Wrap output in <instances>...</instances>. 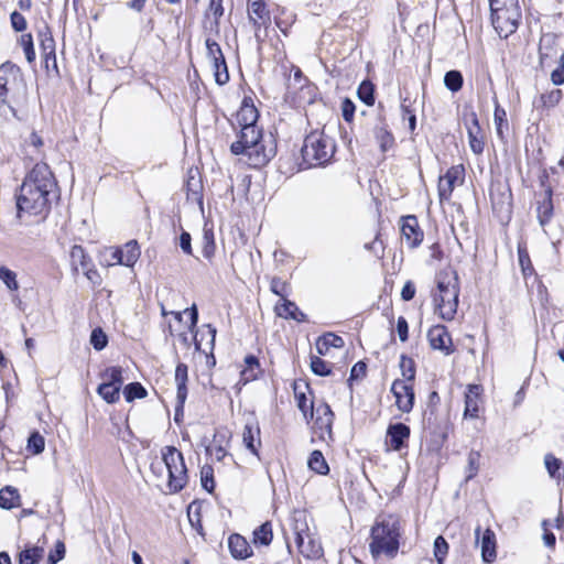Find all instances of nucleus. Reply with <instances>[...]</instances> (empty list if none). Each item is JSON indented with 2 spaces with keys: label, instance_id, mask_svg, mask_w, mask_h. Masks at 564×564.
<instances>
[{
  "label": "nucleus",
  "instance_id": "1",
  "mask_svg": "<svg viewBox=\"0 0 564 564\" xmlns=\"http://www.w3.org/2000/svg\"><path fill=\"white\" fill-rule=\"evenodd\" d=\"M230 152L243 156L250 167L267 165L276 154V142L272 134L264 135L260 128L239 129L237 139L230 144Z\"/></svg>",
  "mask_w": 564,
  "mask_h": 564
},
{
  "label": "nucleus",
  "instance_id": "2",
  "mask_svg": "<svg viewBox=\"0 0 564 564\" xmlns=\"http://www.w3.org/2000/svg\"><path fill=\"white\" fill-rule=\"evenodd\" d=\"M400 522L392 514L378 519L371 529L370 552L373 557H394L399 550Z\"/></svg>",
  "mask_w": 564,
  "mask_h": 564
},
{
  "label": "nucleus",
  "instance_id": "3",
  "mask_svg": "<svg viewBox=\"0 0 564 564\" xmlns=\"http://www.w3.org/2000/svg\"><path fill=\"white\" fill-rule=\"evenodd\" d=\"M26 86L19 66L11 62L0 65V105L7 106L13 117L17 116L14 105L25 100Z\"/></svg>",
  "mask_w": 564,
  "mask_h": 564
},
{
  "label": "nucleus",
  "instance_id": "4",
  "mask_svg": "<svg viewBox=\"0 0 564 564\" xmlns=\"http://www.w3.org/2000/svg\"><path fill=\"white\" fill-rule=\"evenodd\" d=\"M436 292L434 303L440 316L445 321L455 317L458 307L459 282L457 272L454 270L441 271L436 275Z\"/></svg>",
  "mask_w": 564,
  "mask_h": 564
},
{
  "label": "nucleus",
  "instance_id": "5",
  "mask_svg": "<svg viewBox=\"0 0 564 564\" xmlns=\"http://www.w3.org/2000/svg\"><path fill=\"white\" fill-rule=\"evenodd\" d=\"M335 151L333 138L317 130L305 137L301 149L303 162L307 167L324 166L330 162Z\"/></svg>",
  "mask_w": 564,
  "mask_h": 564
},
{
  "label": "nucleus",
  "instance_id": "6",
  "mask_svg": "<svg viewBox=\"0 0 564 564\" xmlns=\"http://www.w3.org/2000/svg\"><path fill=\"white\" fill-rule=\"evenodd\" d=\"M56 188H43L40 185L22 183L17 196L18 212H50L58 203Z\"/></svg>",
  "mask_w": 564,
  "mask_h": 564
},
{
  "label": "nucleus",
  "instance_id": "7",
  "mask_svg": "<svg viewBox=\"0 0 564 564\" xmlns=\"http://www.w3.org/2000/svg\"><path fill=\"white\" fill-rule=\"evenodd\" d=\"M292 530L295 535V543L299 552L306 558H319L323 555V547L318 539L311 532L306 514L295 512Z\"/></svg>",
  "mask_w": 564,
  "mask_h": 564
},
{
  "label": "nucleus",
  "instance_id": "8",
  "mask_svg": "<svg viewBox=\"0 0 564 564\" xmlns=\"http://www.w3.org/2000/svg\"><path fill=\"white\" fill-rule=\"evenodd\" d=\"M162 460L169 471L167 487L170 491H181L187 481V469L183 454L174 446H165L162 449Z\"/></svg>",
  "mask_w": 564,
  "mask_h": 564
},
{
  "label": "nucleus",
  "instance_id": "9",
  "mask_svg": "<svg viewBox=\"0 0 564 564\" xmlns=\"http://www.w3.org/2000/svg\"><path fill=\"white\" fill-rule=\"evenodd\" d=\"M521 9H511L491 12V23L500 37L507 39L519 26Z\"/></svg>",
  "mask_w": 564,
  "mask_h": 564
},
{
  "label": "nucleus",
  "instance_id": "10",
  "mask_svg": "<svg viewBox=\"0 0 564 564\" xmlns=\"http://www.w3.org/2000/svg\"><path fill=\"white\" fill-rule=\"evenodd\" d=\"M465 170L463 165L449 167L444 175L438 178L437 191L441 204L448 200L455 186L464 182Z\"/></svg>",
  "mask_w": 564,
  "mask_h": 564
},
{
  "label": "nucleus",
  "instance_id": "11",
  "mask_svg": "<svg viewBox=\"0 0 564 564\" xmlns=\"http://www.w3.org/2000/svg\"><path fill=\"white\" fill-rule=\"evenodd\" d=\"M185 189L186 208L189 212H204L203 184L197 171H189Z\"/></svg>",
  "mask_w": 564,
  "mask_h": 564
},
{
  "label": "nucleus",
  "instance_id": "12",
  "mask_svg": "<svg viewBox=\"0 0 564 564\" xmlns=\"http://www.w3.org/2000/svg\"><path fill=\"white\" fill-rule=\"evenodd\" d=\"M391 392L395 398V405L401 412L409 413L412 411L415 399L412 383L395 379L392 382Z\"/></svg>",
  "mask_w": 564,
  "mask_h": 564
},
{
  "label": "nucleus",
  "instance_id": "13",
  "mask_svg": "<svg viewBox=\"0 0 564 564\" xmlns=\"http://www.w3.org/2000/svg\"><path fill=\"white\" fill-rule=\"evenodd\" d=\"M187 379L188 368L185 364L180 362L175 368V383H176V405L174 413V421L180 422L184 413V403L187 398Z\"/></svg>",
  "mask_w": 564,
  "mask_h": 564
},
{
  "label": "nucleus",
  "instance_id": "14",
  "mask_svg": "<svg viewBox=\"0 0 564 564\" xmlns=\"http://www.w3.org/2000/svg\"><path fill=\"white\" fill-rule=\"evenodd\" d=\"M401 235L410 248H416L423 240L424 234L413 214L402 216L400 219Z\"/></svg>",
  "mask_w": 564,
  "mask_h": 564
},
{
  "label": "nucleus",
  "instance_id": "15",
  "mask_svg": "<svg viewBox=\"0 0 564 564\" xmlns=\"http://www.w3.org/2000/svg\"><path fill=\"white\" fill-rule=\"evenodd\" d=\"M23 183L40 185L43 188H56V182L50 166L44 162L36 163L25 176Z\"/></svg>",
  "mask_w": 564,
  "mask_h": 564
},
{
  "label": "nucleus",
  "instance_id": "16",
  "mask_svg": "<svg viewBox=\"0 0 564 564\" xmlns=\"http://www.w3.org/2000/svg\"><path fill=\"white\" fill-rule=\"evenodd\" d=\"M466 129H467V135H468V143L470 147V150L479 155L484 152L485 149V141L481 135V128L479 126V120L476 115V112L471 111L466 117Z\"/></svg>",
  "mask_w": 564,
  "mask_h": 564
},
{
  "label": "nucleus",
  "instance_id": "17",
  "mask_svg": "<svg viewBox=\"0 0 564 564\" xmlns=\"http://www.w3.org/2000/svg\"><path fill=\"white\" fill-rule=\"evenodd\" d=\"M314 429L319 431V436L325 440V434L332 438L334 413L327 403H321L314 411Z\"/></svg>",
  "mask_w": 564,
  "mask_h": 564
},
{
  "label": "nucleus",
  "instance_id": "18",
  "mask_svg": "<svg viewBox=\"0 0 564 564\" xmlns=\"http://www.w3.org/2000/svg\"><path fill=\"white\" fill-rule=\"evenodd\" d=\"M259 112L250 98H245L239 110L236 113V124L239 129L259 128L257 121Z\"/></svg>",
  "mask_w": 564,
  "mask_h": 564
},
{
  "label": "nucleus",
  "instance_id": "19",
  "mask_svg": "<svg viewBox=\"0 0 564 564\" xmlns=\"http://www.w3.org/2000/svg\"><path fill=\"white\" fill-rule=\"evenodd\" d=\"M477 542L480 543L481 557L486 563H492L497 557L496 552V534L491 529H486L481 536L480 528L478 527L475 531Z\"/></svg>",
  "mask_w": 564,
  "mask_h": 564
},
{
  "label": "nucleus",
  "instance_id": "20",
  "mask_svg": "<svg viewBox=\"0 0 564 564\" xmlns=\"http://www.w3.org/2000/svg\"><path fill=\"white\" fill-rule=\"evenodd\" d=\"M427 338L433 349L442 350L446 355L453 352V349L449 347L452 338L445 326L437 325L432 327L427 333Z\"/></svg>",
  "mask_w": 564,
  "mask_h": 564
},
{
  "label": "nucleus",
  "instance_id": "21",
  "mask_svg": "<svg viewBox=\"0 0 564 564\" xmlns=\"http://www.w3.org/2000/svg\"><path fill=\"white\" fill-rule=\"evenodd\" d=\"M37 36L46 67H48L50 61H52L53 66L56 67L55 41L47 24H44V26L39 30Z\"/></svg>",
  "mask_w": 564,
  "mask_h": 564
},
{
  "label": "nucleus",
  "instance_id": "22",
  "mask_svg": "<svg viewBox=\"0 0 564 564\" xmlns=\"http://www.w3.org/2000/svg\"><path fill=\"white\" fill-rule=\"evenodd\" d=\"M274 312L276 316L284 319H293L297 323L307 322V315L303 313L293 301L288 299L282 300L281 303H276Z\"/></svg>",
  "mask_w": 564,
  "mask_h": 564
},
{
  "label": "nucleus",
  "instance_id": "23",
  "mask_svg": "<svg viewBox=\"0 0 564 564\" xmlns=\"http://www.w3.org/2000/svg\"><path fill=\"white\" fill-rule=\"evenodd\" d=\"M70 263L75 271L82 270L85 275L91 280V274L96 271L91 270V259L82 246L75 245L70 250Z\"/></svg>",
  "mask_w": 564,
  "mask_h": 564
},
{
  "label": "nucleus",
  "instance_id": "24",
  "mask_svg": "<svg viewBox=\"0 0 564 564\" xmlns=\"http://www.w3.org/2000/svg\"><path fill=\"white\" fill-rule=\"evenodd\" d=\"M387 435L390 437L391 447L394 451H400L410 437V427L404 423L391 424L388 427Z\"/></svg>",
  "mask_w": 564,
  "mask_h": 564
},
{
  "label": "nucleus",
  "instance_id": "25",
  "mask_svg": "<svg viewBox=\"0 0 564 564\" xmlns=\"http://www.w3.org/2000/svg\"><path fill=\"white\" fill-rule=\"evenodd\" d=\"M118 264L133 267L140 258L141 250L137 240L128 241L123 248H117Z\"/></svg>",
  "mask_w": 564,
  "mask_h": 564
},
{
  "label": "nucleus",
  "instance_id": "26",
  "mask_svg": "<svg viewBox=\"0 0 564 564\" xmlns=\"http://www.w3.org/2000/svg\"><path fill=\"white\" fill-rule=\"evenodd\" d=\"M481 393V387L478 384L468 386V390L465 393V410L464 416L476 419L479 413V398Z\"/></svg>",
  "mask_w": 564,
  "mask_h": 564
},
{
  "label": "nucleus",
  "instance_id": "27",
  "mask_svg": "<svg viewBox=\"0 0 564 564\" xmlns=\"http://www.w3.org/2000/svg\"><path fill=\"white\" fill-rule=\"evenodd\" d=\"M228 547L235 558L245 560L252 555L248 541L237 533L229 536Z\"/></svg>",
  "mask_w": 564,
  "mask_h": 564
},
{
  "label": "nucleus",
  "instance_id": "28",
  "mask_svg": "<svg viewBox=\"0 0 564 564\" xmlns=\"http://www.w3.org/2000/svg\"><path fill=\"white\" fill-rule=\"evenodd\" d=\"M248 14L256 30H259L270 19L269 11L262 0H249Z\"/></svg>",
  "mask_w": 564,
  "mask_h": 564
},
{
  "label": "nucleus",
  "instance_id": "29",
  "mask_svg": "<svg viewBox=\"0 0 564 564\" xmlns=\"http://www.w3.org/2000/svg\"><path fill=\"white\" fill-rule=\"evenodd\" d=\"M557 54L555 42L552 37H544L539 45V65L542 68L550 66L553 57Z\"/></svg>",
  "mask_w": 564,
  "mask_h": 564
},
{
  "label": "nucleus",
  "instance_id": "30",
  "mask_svg": "<svg viewBox=\"0 0 564 564\" xmlns=\"http://www.w3.org/2000/svg\"><path fill=\"white\" fill-rule=\"evenodd\" d=\"M242 441L245 446L258 456L256 443L260 445V429L258 425L246 424L242 432Z\"/></svg>",
  "mask_w": 564,
  "mask_h": 564
},
{
  "label": "nucleus",
  "instance_id": "31",
  "mask_svg": "<svg viewBox=\"0 0 564 564\" xmlns=\"http://www.w3.org/2000/svg\"><path fill=\"white\" fill-rule=\"evenodd\" d=\"M20 494L12 486H4L0 489V508L11 510L20 505Z\"/></svg>",
  "mask_w": 564,
  "mask_h": 564
},
{
  "label": "nucleus",
  "instance_id": "32",
  "mask_svg": "<svg viewBox=\"0 0 564 564\" xmlns=\"http://www.w3.org/2000/svg\"><path fill=\"white\" fill-rule=\"evenodd\" d=\"M563 98V91L558 88L551 89L543 93L538 100H534V106L540 109H551L557 106Z\"/></svg>",
  "mask_w": 564,
  "mask_h": 564
},
{
  "label": "nucleus",
  "instance_id": "33",
  "mask_svg": "<svg viewBox=\"0 0 564 564\" xmlns=\"http://www.w3.org/2000/svg\"><path fill=\"white\" fill-rule=\"evenodd\" d=\"M246 367L241 371V379L245 382L256 380L262 372L259 359L253 355H248L245 358Z\"/></svg>",
  "mask_w": 564,
  "mask_h": 564
},
{
  "label": "nucleus",
  "instance_id": "34",
  "mask_svg": "<svg viewBox=\"0 0 564 564\" xmlns=\"http://www.w3.org/2000/svg\"><path fill=\"white\" fill-rule=\"evenodd\" d=\"M544 464L549 475L556 480L564 479V465L561 459L556 458L552 454H546L544 457Z\"/></svg>",
  "mask_w": 564,
  "mask_h": 564
},
{
  "label": "nucleus",
  "instance_id": "35",
  "mask_svg": "<svg viewBox=\"0 0 564 564\" xmlns=\"http://www.w3.org/2000/svg\"><path fill=\"white\" fill-rule=\"evenodd\" d=\"M375 137L380 144V149L383 152H386L387 150L392 148V145L394 143V138H393L392 133L388 130V127L383 120H381L380 126H377L375 128Z\"/></svg>",
  "mask_w": 564,
  "mask_h": 564
},
{
  "label": "nucleus",
  "instance_id": "36",
  "mask_svg": "<svg viewBox=\"0 0 564 564\" xmlns=\"http://www.w3.org/2000/svg\"><path fill=\"white\" fill-rule=\"evenodd\" d=\"M123 369L119 366L107 367L102 372H100V378L102 381L117 386L119 388L123 384Z\"/></svg>",
  "mask_w": 564,
  "mask_h": 564
},
{
  "label": "nucleus",
  "instance_id": "37",
  "mask_svg": "<svg viewBox=\"0 0 564 564\" xmlns=\"http://www.w3.org/2000/svg\"><path fill=\"white\" fill-rule=\"evenodd\" d=\"M121 388L109 384L102 381L98 388L97 393L107 402V403H116L120 398Z\"/></svg>",
  "mask_w": 564,
  "mask_h": 564
},
{
  "label": "nucleus",
  "instance_id": "38",
  "mask_svg": "<svg viewBox=\"0 0 564 564\" xmlns=\"http://www.w3.org/2000/svg\"><path fill=\"white\" fill-rule=\"evenodd\" d=\"M307 464L313 471L319 475H326L329 471L328 464L326 463L321 451H313Z\"/></svg>",
  "mask_w": 564,
  "mask_h": 564
},
{
  "label": "nucleus",
  "instance_id": "39",
  "mask_svg": "<svg viewBox=\"0 0 564 564\" xmlns=\"http://www.w3.org/2000/svg\"><path fill=\"white\" fill-rule=\"evenodd\" d=\"M44 549L41 546H32L23 550L19 556L20 564H37L43 557Z\"/></svg>",
  "mask_w": 564,
  "mask_h": 564
},
{
  "label": "nucleus",
  "instance_id": "40",
  "mask_svg": "<svg viewBox=\"0 0 564 564\" xmlns=\"http://www.w3.org/2000/svg\"><path fill=\"white\" fill-rule=\"evenodd\" d=\"M494 121L496 126V132L500 140L505 139V129L508 130L509 123L507 120V112L498 104L495 107Z\"/></svg>",
  "mask_w": 564,
  "mask_h": 564
},
{
  "label": "nucleus",
  "instance_id": "41",
  "mask_svg": "<svg viewBox=\"0 0 564 564\" xmlns=\"http://www.w3.org/2000/svg\"><path fill=\"white\" fill-rule=\"evenodd\" d=\"M358 98L367 106L375 104V85L366 79L362 80L357 89Z\"/></svg>",
  "mask_w": 564,
  "mask_h": 564
},
{
  "label": "nucleus",
  "instance_id": "42",
  "mask_svg": "<svg viewBox=\"0 0 564 564\" xmlns=\"http://www.w3.org/2000/svg\"><path fill=\"white\" fill-rule=\"evenodd\" d=\"M272 528L270 522H264L253 532V541L256 544L269 545L272 541Z\"/></svg>",
  "mask_w": 564,
  "mask_h": 564
},
{
  "label": "nucleus",
  "instance_id": "43",
  "mask_svg": "<svg viewBox=\"0 0 564 564\" xmlns=\"http://www.w3.org/2000/svg\"><path fill=\"white\" fill-rule=\"evenodd\" d=\"M464 83L463 75L459 70H448L444 76V85L452 93H457L462 89Z\"/></svg>",
  "mask_w": 564,
  "mask_h": 564
},
{
  "label": "nucleus",
  "instance_id": "44",
  "mask_svg": "<svg viewBox=\"0 0 564 564\" xmlns=\"http://www.w3.org/2000/svg\"><path fill=\"white\" fill-rule=\"evenodd\" d=\"M122 392L127 402H132L134 399H142L147 395V390L140 382L128 383Z\"/></svg>",
  "mask_w": 564,
  "mask_h": 564
},
{
  "label": "nucleus",
  "instance_id": "45",
  "mask_svg": "<svg viewBox=\"0 0 564 564\" xmlns=\"http://www.w3.org/2000/svg\"><path fill=\"white\" fill-rule=\"evenodd\" d=\"M400 369L404 378L403 381L411 383L415 379V362L412 358L402 355L400 358Z\"/></svg>",
  "mask_w": 564,
  "mask_h": 564
},
{
  "label": "nucleus",
  "instance_id": "46",
  "mask_svg": "<svg viewBox=\"0 0 564 564\" xmlns=\"http://www.w3.org/2000/svg\"><path fill=\"white\" fill-rule=\"evenodd\" d=\"M212 66L214 69L215 82L220 86L227 84L229 80V73L225 57L223 58L221 62L220 59L213 61Z\"/></svg>",
  "mask_w": 564,
  "mask_h": 564
},
{
  "label": "nucleus",
  "instance_id": "47",
  "mask_svg": "<svg viewBox=\"0 0 564 564\" xmlns=\"http://www.w3.org/2000/svg\"><path fill=\"white\" fill-rule=\"evenodd\" d=\"M295 399L297 402L299 410L303 413L304 417L307 419L310 415L311 419H314L315 408L313 401L308 400L304 392H297L295 390Z\"/></svg>",
  "mask_w": 564,
  "mask_h": 564
},
{
  "label": "nucleus",
  "instance_id": "48",
  "mask_svg": "<svg viewBox=\"0 0 564 564\" xmlns=\"http://www.w3.org/2000/svg\"><path fill=\"white\" fill-rule=\"evenodd\" d=\"M90 344L97 351L102 350L108 345L107 334L100 327L94 328L90 334Z\"/></svg>",
  "mask_w": 564,
  "mask_h": 564
},
{
  "label": "nucleus",
  "instance_id": "49",
  "mask_svg": "<svg viewBox=\"0 0 564 564\" xmlns=\"http://www.w3.org/2000/svg\"><path fill=\"white\" fill-rule=\"evenodd\" d=\"M344 339L340 336L335 335L334 333H326L323 336L318 337L316 341V346L318 347L329 346L334 348H341L344 347Z\"/></svg>",
  "mask_w": 564,
  "mask_h": 564
},
{
  "label": "nucleus",
  "instance_id": "50",
  "mask_svg": "<svg viewBox=\"0 0 564 564\" xmlns=\"http://www.w3.org/2000/svg\"><path fill=\"white\" fill-rule=\"evenodd\" d=\"M311 370L314 375L325 377L332 373L329 365L317 356L311 357Z\"/></svg>",
  "mask_w": 564,
  "mask_h": 564
},
{
  "label": "nucleus",
  "instance_id": "51",
  "mask_svg": "<svg viewBox=\"0 0 564 564\" xmlns=\"http://www.w3.org/2000/svg\"><path fill=\"white\" fill-rule=\"evenodd\" d=\"M479 460H480V453L477 451H471L468 454V464L466 468V480L473 479L478 470H479Z\"/></svg>",
  "mask_w": 564,
  "mask_h": 564
},
{
  "label": "nucleus",
  "instance_id": "52",
  "mask_svg": "<svg viewBox=\"0 0 564 564\" xmlns=\"http://www.w3.org/2000/svg\"><path fill=\"white\" fill-rule=\"evenodd\" d=\"M434 556L438 564H443L447 553H448V543L447 541L442 536L438 535L434 540Z\"/></svg>",
  "mask_w": 564,
  "mask_h": 564
},
{
  "label": "nucleus",
  "instance_id": "53",
  "mask_svg": "<svg viewBox=\"0 0 564 564\" xmlns=\"http://www.w3.org/2000/svg\"><path fill=\"white\" fill-rule=\"evenodd\" d=\"M20 45L23 47L26 61L29 63L34 62L35 51H34L32 34L31 33L22 34L20 37Z\"/></svg>",
  "mask_w": 564,
  "mask_h": 564
},
{
  "label": "nucleus",
  "instance_id": "54",
  "mask_svg": "<svg viewBox=\"0 0 564 564\" xmlns=\"http://www.w3.org/2000/svg\"><path fill=\"white\" fill-rule=\"evenodd\" d=\"M0 280L11 291H17L19 289V283L17 281L15 272L8 269L7 267H0Z\"/></svg>",
  "mask_w": 564,
  "mask_h": 564
},
{
  "label": "nucleus",
  "instance_id": "55",
  "mask_svg": "<svg viewBox=\"0 0 564 564\" xmlns=\"http://www.w3.org/2000/svg\"><path fill=\"white\" fill-rule=\"evenodd\" d=\"M45 440L39 432H33L28 440V449L37 455L44 451Z\"/></svg>",
  "mask_w": 564,
  "mask_h": 564
},
{
  "label": "nucleus",
  "instance_id": "56",
  "mask_svg": "<svg viewBox=\"0 0 564 564\" xmlns=\"http://www.w3.org/2000/svg\"><path fill=\"white\" fill-rule=\"evenodd\" d=\"M288 289H289V284L285 281H283L281 278H278V276L272 278L271 283H270V290L275 295H279L281 297V301L286 299Z\"/></svg>",
  "mask_w": 564,
  "mask_h": 564
},
{
  "label": "nucleus",
  "instance_id": "57",
  "mask_svg": "<svg viewBox=\"0 0 564 564\" xmlns=\"http://www.w3.org/2000/svg\"><path fill=\"white\" fill-rule=\"evenodd\" d=\"M490 12L520 9L518 0H489Z\"/></svg>",
  "mask_w": 564,
  "mask_h": 564
},
{
  "label": "nucleus",
  "instance_id": "58",
  "mask_svg": "<svg viewBox=\"0 0 564 564\" xmlns=\"http://www.w3.org/2000/svg\"><path fill=\"white\" fill-rule=\"evenodd\" d=\"M213 468L210 466H204L200 471V481L202 486L208 492H212L215 487L214 482V474Z\"/></svg>",
  "mask_w": 564,
  "mask_h": 564
},
{
  "label": "nucleus",
  "instance_id": "59",
  "mask_svg": "<svg viewBox=\"0 0 564 564\" xmlns=\"http://www.w3.org/2000/svg\"><path fill=\"white\" fill-rule=\"evenodd\" d=\"M210 14L214 17L215 25H218L219 19L224 14L223 0H209L206 15L209 17Z\"/></svg>",
  "mask_w": 564,
  "mask_h": 564
},
{
  "label": "nucleus",
  "instance_id": "60",
  "mask_svg": "<svg viewBox=\"0 0 564 564\" xmlns=\"http://www.w3.org/2000/svg\"><path fill=\"white\" fill-rule=\"evenodd\" d=\"M206 47H207V56L210 59V62L219 61V59L221 62L223 58L225 57L219 44L216 41L207 39Z\"/></svg>",
  "mask_w": 564,
  "mask_h": 564
},
{
  "label": "nucleus",
  "instance_id": "61",
  "mask_svg": "<svg viewBox=\"0 0 564 564\" xmlns=\"http://www.w3.org/2000/svg\"><path fill=\"white\" fill-rule=\"evenodd\" d=\"M204 256L209 257L214 249H215V242H214V232L212 228H208V223L205 221L204 225Z\"/></svg>",
  "mask_w": 564,
  "mask_h": 564
},
{
  "label": "nucleus",
  "instance_id": "62",
  "mask_svg": "<svg viewBox=\"0 0 564 564\" xmlns=\"http://www.w3.org/2000/svg\"><path fill=\"white\" fill-rule=\"evenodd\" d=\"M551 82L555 86L564 84V52L560 56L557 67L551 73Z\"/></svg>",
  "mask_w": 564,
  "mask_h": 564
},
{
  "label": "nucleus",
  "instance_id": "63",
  "mask_svg": "<svg viewBox=\"0 0 564 564\" xmlns=\"http://www.w3.org/2000/svg\"><path fill=\"white\" fill-rule=\"evenodd\" d=\"M66 553L65 544L62 541H57L55 549L50 552L47 562L48 564H56L64 558Z\"/></svg>",
  "mask_w": 564,
  "mask_h": 564
},
{
  "label": "nucleus",
  "instance_id": "64",
  "mask_svg": "<svg viewBox=\"0 0 564 564\" xmlns=\"http://www.w3.org/2000/svg\"><path fill=\"white\" fill-rule=\"evenodd\" d=\"M11 26L15 32H23L26 30L28 23L25 18L18 11H13L10 15Z\"/></svg>",
  "mask_w": 564,
  "mask_h": 564
}]
</instances>
